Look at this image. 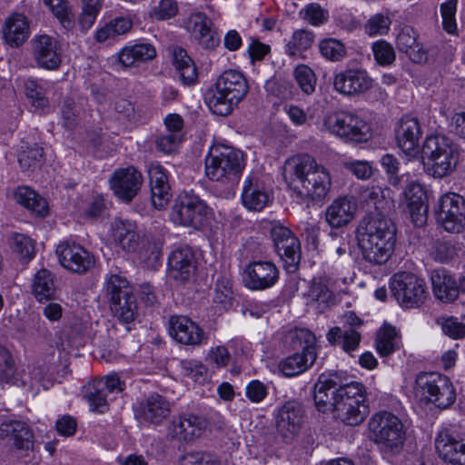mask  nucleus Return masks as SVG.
<instances>
[{"mask_svg":"<svg viewBox=\"0 0 465 465\" xmlns=\"http://www.w3.org/2000/svg\"><path fill=\"white\" fill-rule=\"evenodd\" d=\"M427 194L419 183L409 184V216L414 226L423 227L428 220Z\"/></svg>","mask_w":465,"mask_h":465,"instance_id":"bb28decb","label":"nucleus"},{"mask_svg":"<svg viewBox=\"0 0 465 465\" xmlns=\"http://www.w3.org/2000/svg\"><path fill=\"white\" fill-rule=\"evenodd\" d=\"M458 0H448L440 5L443 29L450 35H457L458 27L455 19Z\"/></svg>","mask_w":465,"mask_h":465,"instance_id":"e2e57ef3","label":"nucleus"},{"mask_svg":"<svg viewBox=\"0 0 465 465\" xmlns=\"http://www.w3.org/2000/svg\"><path fill=\"white\" fill-rule=\"evenodd\" d=\"M168 324L169 334L181 344L198 346L207 343L208 337L203 330L187 316L173 315Z\"/></svg>","mask_w":465,"mask_h":465,"instance_id":"aec40b11","label":"nucleus"},{"mask_svg":"<svg viewBox=\"0 0 465 465\" xmlns=\"http://www.w3.org/2000/svg\"><path fill=\"white\" fill-rule=\"evenodd\" d=\"M109 302L113 314L122 322L130 323L138 315V306L134 292L122 298L109 301Z\"/></svg>","mask_w":465,"mask_h":465,"instance_id":"58836bf2","label":"nucleus"},{"mask_svg":"<svg viewBox=\"0 0 465 465\" xmlns=\"http://www.w3.org/2000/svg\"><path fill=\"white\" fill-rule=\"evenodd\" d=\"M213 301L220 305L221 309L227 311L232 304V281L226 276H221L215 282Z\"/></svg>","mask_w":465,"mask_h":465,"instance_id":"6e6d98bb","label":"nucleus"},{"mask_svg":"<svg viewBox=\"0 0 465 465\" xmlns=\"http://www.w3.org/2000/svg\"><path fill=\"white\" fill-rule=\"evenodd\" d=\"M436 322L446 336L453 340L465 338V323L459 322L456 317H439Z\"/></svg>","mask_w":465,"mask_h":465,"instance_id":"680f3d73","label":"nucleus"},{"mask_svg":"<svg viewBox=\"0 0 465 465\" xmlns=\"http://www.w3.org/2000/svg\"><path fill=\"white\" fill-rule=\"evenodd\" d=\"M324 125L333 134L355 143L366 142L370 137L367 123L349 112H335L324 120Z\"/></svg>","mask_w":465,"mask_h":465,"instance_id":"9d476101","label":"nucleus"},{"mask_svg":"<svg viewBox=\"0 0 465 465\" xmlns=\"http://www.w3.org/2000/svg\"><path fill=\"white\" fill-rule=\"evenodd\" d=\"M242 280L249 290L263 291L272 288L278 282L279 270L272 262H252L245 266Z\"/></svg>","mask_w":465,"mask_h":465,"instance_id":"dca6fc26","label":"nucleus"},{"mask_svg":"<svg viewBox=\"0 0 465 465\" xmlns=\"http://www.w3.org/2000/svg\"><path fill=\"white\" fill-rule=\"evenodd\" d=\"M429 297L424 279L409 273V308L420 307Z\"/></svg>","mask_w":465,"mask_h":465,"instance_id":"603ef678","label":"nucleus"},{"mask_svg":"<svg viewBox=\"0 0 465 465\" xmlns=\"http://www.w3.org/2000/svg\"><path fill=\"white\" fill-rule=\"evenodd\" d=\"M319 48L322 55L332 62L341 61L347 54L345 45L334 38L321 41Z\"/></svg>","mask_w":465,"mask_h":465,"instance_id":"052dcab7","label":"nucleus"},{"mask_svg":"<svg viewBox=\"0 0 465 465\" xmlns=\"http://www.w3.org/2000/svg\"><path fill=\"white\" fill-rule=\"evenodd\" d=\"M242 204L251 211L260 212L272 202V197L257 176L249 175L243 181Z\"/></svg>","mask_w":465,"mask_h":465,"instance_id":"b1692460","label":"nucleus"},{"mask_svg":"<svg viewBox=\"0 0 465 465\" xmlns=\"http://www.w3.org/2000/svg\"><path fill=\"white\" fill-rule=\"evenodd\" d=\"M363 259L374 265H381L387 262L391 257L395 242H358Z\"/></svg>","mask_w":465,"mask_h":465,"instance_id":"c9c22d12","label":"nucleus"},{"mask_svg":"<svg viewBox=\"0 0 465 465\" xmlns=\"http://www.w3.org/2000/svg\"><path fill=\"white\" fill-rule=\"evenodd\" d=\"M15 201L28 209L33 214L45 217L48 213V204L45 199L28 186H18L14 193Z\"/></svg>","mask_w":465,"mask_h":465,"instance_id":"72a5a7b5","label":"nucleus"},{"mask_svg":"<svg viewBox=\"0 0 465 465\" xmlns=\"http://www.w3.org/2000/svg\"><path fill=\"white\" fill-rule=\"evenodd\" d=\"M326 339L331 345H340L345 352L351 354L359 348L361 334L354 329L342 331L341 327L335 326L328 331Z\"/></svg>","mask_w":465,"mask_h":465,"instance_id":"f704fd0d","label":"nucleus"},{"mask_svg":"<svg viewBox=\"0 0 465 465\" xmlns=\"http://www.w3.org/2000/svg\"><path fill=\"white\" fill-rule=\"evenodd\" d=\"M414 395L421 401L432 402L440 409L454 403L455 389L450 380L437 372L420 373L413 387Z\"/></svg>","mask_w":465,"mask_h":465,"instance_id":"6e6552de","label":"nucleus"},{"mask_svg":"<svg viewBox=\"0 0 465 465\" xmlns=\"http://www.w3.org/2000/svg\"><path fill=\"white\" fill-rule=\"evenodd\" d=\"M33 54L35 63L41 68L56 70L62 63L61 48L54 38L42 35L32 40Z\"/></svg>","mask_w":465,"mask_h":465,"instance_id":"412c9836","label":"nucleus"},{"mask_svg":"<svg viewBox=\"0 0 465 465\" xmlns=\"http://www.w3.org/2000/svg\"><path fill=\"white\" fill-rule=\"evenodd\" d=\"M4 426L5 428L3 430L10 434V440H13L17 450V456H28L34 448L33 433L28 426L16 420L10 421Z\"/></svg>","mask_w":465,"mask_h":465,"instance_id":"7c9ffc66","label":"nucleus"},{"mask_svg":"<svg viewBox=\"0 0 465 465\" xmlns=\"http://www.w3.org/2000/svg\"><path fill=\"white\" fill-rule=\"evenodd\" d=\"M435 449L440 458L453 465H465V437L455 430L442 428L435 438Z\"/></svg>","mask_w":465,"mask_h":465,"instance_id":"a211bd4d","label":"nucleus"},{"mask_svg":"<svg viewBox=\"0 0 465 465\" xmlns=\"http://www.w3.org/2000/svg\"><path fill=\"white\" fill-rule=\"evenodd\" d=\"M207 420L193 413H183L173 419L170 433L179 440L191 441L199 438L207 428Z\"/></svg>","mask_w":465,"mask_h":465,"instance_id":"4be33fe9","label":"nucleus"},{"mask_svg":"<svg viewBox=\"0 0 465 465\" xmlns=\"http://www.w3.org/2000/svg\"><path fill=\"white\" fill-rule=\"evenodd\" d=\"M423 127L417 117H409V162L417 163V172L427 167L436 178L448 176L459 161L458 145L445 135H431L426 137L420 149Z\"/></svg>","mask_w":465,"mask_h":465,"instance_id":"f03ea898","label":"nucleus"},{"mask_svg":"<svg viewBox=\"0 0 465 465\" xmlns=\"http://www.w3.org/2000/svg\"><path fill=\"white\" fill-rule=\"evenodd\" d=\"M173 64L183 84L191 85L197 80V69L186 51L179 48L173 54Z\"/></svg>","mask_w":465,"mask_h":465,"instance_id":"79ce46f5","label":"nucleus"},{"mask_svg":"<svg viewBox=\"0 0 465 465\" xmlns=\"http://www.w3.org/2000/svg\"><path fill=\"white\" fill-rule=\"evenodd\" d=\"M17 158L22 171H35L45 162L44 149L37 143L21 145Z\"/></svg>","mask_w":465,"mask_h":465,"instance_id":"37998d69","label":"nucleus"},{"mask_svg":"<svg viewBox=\"0 0 465 465\" xmlns=\"http://www.w3.org/2000/svg\"><path fill=\"white\" fill-rule=\"evenodd\" d=\"M438 221L450 232L459 233L465 228V199L455 193L440 197L436 209Z\"/></svg>","mask_w":465,"mask_h":465,"instance_id":"9b49d317","label":"nucleus"},{"mask_svg":"<svg viewBox=\"0 0 465 465\" xmlns=\"http://www.w3.org/2000/svg\"><path fill=\"white\" fill-rule=\"evenodd\" d=\"M171 411L170 402L165 397L153 393L141 402L136 416L153 424L161 423L167 418Z\"/></svg>","mask_w":465,"mask_h":465,"instance_id":"a878e982","label":"nucleus"},{"mask_svg":"<svg viewBox=\"0 0 465 465\" xmlns=\"http://www.w3.org/2000/svg\"><path fill=\"white\" fill-rule=\"evenodd\" d=\"M283 177L298 195L312 201L324 199L331 185L327 169L306 153L293 156L285 162Z\"/></svg>","mask_w":465,"mask_h":465,"instance_id":"7ed1b4c3","label":"nucleus"},{"mask_svg":"<svg viewBox=\"0 0 465 465\" xmlns=\"http://www.w3.org/2000/svg\"><path fill=\"white\" fill-rule=\"evenodd\" d=\"M132 26L133 22L129 17H115L95 32L94 39L99 43H104L110 39H115L116 37L128 33L132 29Z\"/></svg>","mask_w":465,"mask_h":465,"instance_id":"ea45409f","label":"nucleus"},{"mask_svg":"<svg viewBox=\"0 0 465 465\" xmlns=\"http://www.w3.org/2000/svg\"><path fill=\"white\" fill-rule=\"evenodd\" d=\"M309 303L315 305L319 312H324L336 303V295L329 288V280L326 277L313 279L307 293Z\"/></svg>","mask_w":465,"mask_h":465,"instance_id":"c85d7f7f","label":"nucleus"},{"mask_svg":"<svg viewBox=\"0 0 465 465\" xmlns=\"http://www.w3.org/2000/svg\"><path fill=\"white\" fill-rule=\"evenodd\" d=\"M302 402L292 400L277 411L274 420L277 434L286 442L292 441L300 432L304 418Z\"/></svg>","mask_w":465,"mask_h":465,"instance_id":"f8f14e48","label":"nucleus"},{"mask_svg":"<svg viewBox=\"0 0 465 465\" xmlns=\"http://www.w3.org/2000/svg\"><path fill=\"white\" fill-rule=\"evenodd\" d=\"M264 87L268 93L281 99L292 98L294 94L292 84L284 80L270 79L265 83Z\"/></svg>","mask_w":465,"mask_h":465,"instance_id":"774afa93","label":"nucleus"},{"mask_svg":"<svg viewBox=\"0 0 465 465\" xmlns=\"http://www.w3.org/2000/svg\"><path fill=\"white\" fill-rule=\"evenodd\" d=\"M396 329L390 324H383L377 332L375 347L381 357H386L395 351Z\"/></svg>","mask_w":465,"mask_h":465,"instance_id":"3c124183","label":"nucleus"},{"mask_svg":"<svg viewBox=\"0 0 465 465\" xmlns=\"http://www.w3.org/2000/svg\"><path fill=\"white\" fill-rule=\"evenodd\" d=\"M372 52L375 61L380 65H389L395 60V51L391 44L385 40H378L372 44Z\"/></svg>","mask_w":465,"mask_h":465,"instance_id":"0e129e2a","label":"nucleus"},{"mask_svg":"<svg viewBox=\"0 0 465 465\" xmlns=\"http://www.w3.org/2000/svg\"><path fill=\"white\" fill-rule=\"evenodd\" d=\"M356 203L348 197H339L327 208L326 222L332 228H340L348 224L354 217Z\"/></svg>","mask_w":465,"mask_h":465,"instance_id":"cd10ccee","label":"nucleus"},{"mask_svg":"<svg viewBox=\"0 0 465 465\" xmlns=\"http://www.w3.org/2000/svg\"><path fill=\"white\" fill-rule=\"evenodd\" d=\"M180 465H221L218 459L208 452L193 451L183 455Z\"/></svg>","mask_w":465,"mask_h":465,"instance_id":"338daca9","label":"nucleus"},{"mask_svg":"<svg viewBox=\"0 0 465 465\" xmlns=\"http://www.w3.org/2000/svg\"><path fill=\"white\" fill-rule=\"evenodd\" d=\"M210 213L211 208L198 195L183 193L174 200L171 217L176 224L200 230Z\"/></svg>","mask_w":465,"mask_h":465,"instance_id":"1a4fd4ad","label":"nucleus"},{"mask_svg":"<svg viewBox=\"0 0 465 465\" xmlns=\"http://www.w3.org/2000/svg\"><path fill=\"white\" fill-rule=\"evenodd\" d=\"M300 16L313 26H320L329 19L328 10L322 8L318 3L306 5L300 12Z\"/></svg>","mask_w":465,"mask_h":465,"instance_id":"13d9d810","label":"nucleus"},{"mask_svg":"<svg viewBox=\"0 0 465 465\" xmlns=\"http://www.w3.org/2000/svg\"><path fill=\"white\" fill-rule=\"evenodd\" d=\"M104 289L109 301L122 298L133 292V288L125 276L109 272L105 275Z\"/></svg>","mask_w":465,"mask_h":465,"instance_id":"c03bdc74","label":"nucleus"},{"mask_svg":"<svg viewBox=\"0 0 465 465\" xmlns=\"http://www.w3.org/2000/svg\"><path fill=\"white\" fill-rule=\"evenodd\" d=\"M151 200L156 209L163 208L172 197L171 187L163 166L152 165L149 169Z\"/></svg>","mask_w":465,"mask_h":465,"instance_id":"393cba45","label":"nucleus"},{"mask_svg":"<svg viewBox=\"0 0 465 465\" xmlns=\"http://www.w3.org/2000/svg\"><path fill=\"white\" fill-rule=\"evenodd\" d=\"M358 242H396V227L394 223L381 214L364 218L356 230Z\"/></svg>","mask_w":465,"mask_h":465,"instance_id":"ddd939ff","label":"nucleus"},{"mask_svg":"<svg viewBox=\"0 0 465 465\" xmlns=\"http://www.w3.org/2000/svg\"><path fill=\"white\" fill-rule=\"evenodd\" d=\"M294 349L301 348V352H295L280 362L279 368L286 377H293L310 369L317 359L316 337L308 329H295L290 333Z\"/></svg>","mask_w":465,"mask_h":465,"instance_id":"0eeeda50","label":"nucleus"},{"mask_svg":"<svg viewBox=\"0 0 465 465\" xmlns=\"http://www.w3.org/2000/svg\"><path fill=\"white\" fill-rule=\"evenodd\" d=\"M431 284L436 299L450 303L459 297L457 282L445 271H435L431 274Z\"/></svg>","mask_w":465,"mask_h":465,"instance_id":"473e14b6","label":"nucleus"},{"mask_svg":"<svg viewBox=\"0 0 465 465\" xmlns=\"http://www.w3.org/2000/svg\"><path fill=\"white\" fill-rule=\"evenodd\" d=\"M391 25V17L389 10L374 14L364 24V32L369 36L387 35Z\"/></svg>","mask_w":465,"mask_h":465,"instance_id":"864d4df0","label":"nucleus"},{"mask_svg":"<svg viewBox=\"0 0 465 465\" xmlns=\"http://www.w3.org/2000/svg\"><path fill=\"white\" fill-rule=\"evenodd\" d=\"M156 55L155 48L151 44H136L126 46L119 53V62L125 67L136 63L152 60Z\"/></svg>","mask_w":465,"mask_h":465,"instance_id":"4c0bfd02","label":"nucleus"},{"mask_svg":"<svg viewBox=\"0 0 465 465\" xmlns=\"http://www.w3.org/2000/svg\"><path fill=\"white\" fill-rule=\"evenodd\" d=\"M271 238L273 242L275 252L283 250L290 243L297 239L296 235L287 227L282 225H274L271 229Z\"/></svg>","mask_w":465,"mask_h":465,"instance_id":"69168bd1","label":"nucleus"},{"mask_svg":"<svg viewBox=\"0 0 465 465\" xmlns=\"http://www.w3.org/2000/svg\"><path fill=\"white\" fill-rule=\"evenodd\" d=\"M5 42L11 46H19L28 37L29 26L25 16L15 15L10 17L3 30Z\"/></svg>","mask_w":465,"mask_h":465,"instance_id":"e433bc0d","label":"nucleus"},{"mask_svg":"<svg viewBox=\"0 0 465 465\" xmlns=\"http://www.w3.org/2000/svg\"><path fill=\"white\" fill-rule=\"evenodd\" d=\"M61 265L68 271L83 274L94 265V257L75 242H62L56 248Z\"/></svg>","mask_w":465,"mask_h":465,"instance_id":"f3484780","label":"nucleus"},{"mask_svg":"<svg viewBox=\"0 0 465 465\" xmlns=\"http://www.w3.org/2000/svg\"><path fill=\"white\" fill-rule=\"evenodd\" d=\"M135 224L129 220L116 218L112 223L113 238L123 250L134 252L136 250L139 242Z\"/></svg>","mask_w":465,"mask_h":465,"instance_id":"2f4dec72","label":"nucleus"},{"mask_svg":"<svg viewBox=\"0 0 465 465\" xmlns=\"http://www.w3.org/2000/svg\"><path fill=\"white\" fill-rule=\"evenodd\" d=\"M59 21L60 25L67 31L73 30L75 25V17L68 0H43Z\"/></svg>","mask_w":465,"mask_h":465,"instance_id":"a18cd8bd","label":"nucleus"},{"mask_svg":"<svg viewBox=\"0 0 465 465\" xmlns=\"http://www.w3.org/2000/svg\"><path fill=\"white\" fill-rule=\"evenodd\" d=\"M276 253L288 273H294L298 271L302 259L301 242L298 238L292 241L288 247H284L283 250L278 251Z\"/></svg>","mask_w":465,"mask_h":465,"instance_id":"09e8293b","label":"nucleus"},{"mask_svg":"<svg viewBox=\"0 0 465 465\" xmlns=\"http://www.w3.org/2000/svg\"><path fill=\"white\" fill-rule=\"evenodd\" d=\"M369 438L374 443L393 454L400 453L404 447L405 430L403 423L393 413L379 411L369 420Z\"/></svg>","mask_w":465,"mask_h":465,"instance_id":"423d86ee","label":"nucleus"},{"mask_svg":"<svg viewBox=\"0 0 465 465\" xmlns=\"http://www.w3.org/2000/svg\"><path fill=\"white\" fill-rule=\"evenodd\" d=\"M25 94L35 110H43L49 104L46 90L41 83L35 79H28L25 84Z\"/></svg>","mask_w":465,"mask_h":465,"instance_id":"4d7b16f0","label":"nucleus"},{"mask_svg":"<svg viewBox=\"0 0 465 465\" xmlns=\"http://www.w3.org/2000/svg\"><path fill=\"white\" fill-rule=\"evenodd\" d=\"M391 297L402 306L407 307V272H398L392 275L389 283Z\"/></svg>","mask_w":465,"mask_h":465,"instance_id":"bf43d9fd","label":"nucleus"},{"mask_svg":"<svg viewBox=\"0 0 465 465\" xmlns=\"http://www.w3.org/2000/svg\"><path fill=\"white\" fill-rule=\"evenodd\" d=\"M372 86V79L364 69L350 68L336 73L333 76V88L336 92L354 96L363 94Z\"/></svg>","mask_w":465,"mask_h":465,"instance_id":"6ab92c4d","label":"nucleus"},{"mask_svg":"<svg viewBox=\"0 0 465 465\" xmlns=\"http://www.w3.org/2000/svg\"><path fill=\"white\" fill-rule=\"evenodd\" d=\"M10 247L24 263H28L35 257V242L28 235L15 233L10 239Z\"/></svg>","mask_w":465,"mask_h":465,"instance_id":"49530a36","label":"nucleus"},{"mask_svg":"<svg viewBox=\"0 0 465 465\" xmlns=\"http://www.w3.org/2000/svg\"><path fill=\"white\" fill-rule=\"evenodd\" d=\"M188 30L203 49L213 50L220 43L212 20L203 13L199 12L190 17Z\"/></svg>","mask_w":465,"mask_h":465,"instance_id":"5701e85b","label":"nucleus"},{"mask_svg":"<svg viewBox=\"0 0 465 465\" xmlns=\"http://www.w3.org/2000/svg\"><path fill=\"white\" fill-rule=\"evenodd\" d=\"M315 39L312 32L299 29L293 32L292 39L285 45V53L289 56H297L302 51L309 49Z\"/></svg>","mask_w":465,"mask_h":465,"instance_id":"8fccbe9b","label":"nucleus"},{"mask_svg":"<svg viewBox=\"0 0 465 465\" xmlns=\"http://www.w3.org/2000/svg\"><path fill=\"white\" fill-rule=\"evenodd\" d=\"M143 175L134 166L115 170L110 180L114 194L123 203H129L138 194L143 184Z\"/></svg>","mask_w":465,"mask_h":465,"instance_id":"2eb2a0df","label":"nucleus"},{"mask_svg":"<svg viewBox=\"0 0 465 465\" xmlns=\"http://www.w3.org/2000/svg\"><path fill=\"white\" fill-rule=\"evenodd\" d=\"M31 292L39 302H45L57 298V288L54 273L47 269H40L34 275Z\"/></svg>","mask_w":465,"mask_h":465,"instance_id":"c756f323","label":"nucleus"},{"mask_svg":"<svg viewBox=\"0 0 465 465\" xmlns=\"http://www.w3.org/2000/svg\"><path fill=\"white\" fill-rule=\"evenodd\" d=\"M248 90L244 75L236 70H228L218 77L213 87L206 91L204 101L213 114L226 116L242 101Z\"/></svg>","mask_w":465,"mask_h":465,"instance_id":"39448f33","label":"nucleus"},{"mask_svg":"<svg viewBox=\"0 0 465 465\" xmlns=\"http://www.w3.org/2000/svg\"><path fill=\"white\" fill-rule=\"evenodd\" d=\"M84 398L89 402L93 411L104 413L108 410L107 393L104 390V384L99 379H95L83 388Z\"/></svg>","mask_w":465,"mask_h":465,"instance_id":"a19ab883","label":"nucleus"},{"mask_svg":"<svg viewBox=\"0 0 465 465\" xmlns=\"http://www.w3.org/2000/svg\"><path fill=\"white\" fill-rule=\"evenodd\" d=\"M313 400L319 411H335L349 426L361 424L369 413L363 384L342 383L337 373L320 375L313 387Z\"/></svg>","mask_w":465,"mask_h":465,"instance_id":"f257e3e1","label":"nucleus"},{"mask_svg":"<svg viewBox=\"0 0 465 465\" xmlns=\"http://www.w3.org/2000/svg\"><path fill=\"white\" fill-rule=\"evenodd\" d=\"M292 75L298 87L304 94L311 95L315 92L317 77L312 69L308 65H297L293 70Z\"/></svg>","mask_w":465,"mask_h":465,"instance_id":"5fc2aeb1","label":"nucleus"},{"mask_svg":"<svg viewBox=\"0 0 465 465\" xmlns=\"http://www.w3.org/2000/svg\"><path fill=\"white\" fill-rule=\"evenodd\" d=\"M81 13L78 16V25L83 32L88 31L95 23L103 8L104 0H81Z\"/></svg>","mask_w":465,"mask_h":465,"instance_id":"de8ad7c7","label":"nucleus"},{"mask_svg":"<svg viewBox=\"0 0 465 465\" xmlns=\"http://www.w3.org/2000/svg\"><path fill=\"white\" fill-rule=\"evenodd\" d=\"M197 262L193 249L189 246L178 247L168 258L167 276L176 283H186L195 275Z\"/></svg>","mask_w":465,"mask_h":465,"instance_id":"4468645a","label":"nucleus"},{"mask_svg":"<svg viewBox=\"0 0 465 465\" xmlns=\"http://www.w3.org/2000/svg\"><path fill=\"white\" fill-rule=\"evenodd\" d=\"M244 168L243 153L230 145H213L205 158L207 178L219 183L227 190H232L238 184Z\"/></svg>","mask_w":465,"mask_h":465,"instance_id":"20e7f679","label":"nucleus"}]
</instances>
